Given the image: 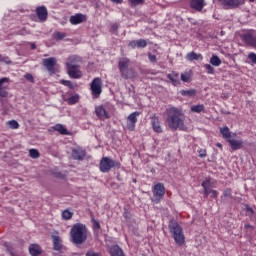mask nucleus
Here are the masks:
<instances>
[{"label":"nucleus","instance_id":"47","mask_svg":"<svg viewBox=\"0 0 256 256\" xmlns=\"http://www.w3.org/2000/svg\"><path fill=\"white\" fill-rule=\"evenodd\" d=\"M86 256H101L99 253H96L93 250H88Z\"/></svg>","mask_w":256,"mask_h":256},{"label":"nucleus","instance_id":"44","mask_svg":"<svg viewBox=\"0 0 256 256\" xmlns=\"http://www.w3.org/2000/svg\"><path fill=\"white\" fill-rule=\"evenodd\" d=\"M92 223L94 225V229H101V224L95 218L92 217Z\"/></svg>","mask_w":256,"mask_h":256},{"label":"nucleus","instance_id":"12","mask_svg":"<svg viewBox=\"0 0 256 256\" xmlns=\"http://www.w3.org/2000/svg\"><path fill=\"white\" fill-rule=\"evenodd\" d=\"M101 78H94L91 83V92L94 97H99L102 93Z\"/></svg>","mask_w":256,"mask_h":256},{"label":"nucleus","instance_id":"1","mask_svg":"<svg viewBox=\"0 0 256 256\" xmlns=\"http://www.w3.org/2000/svg\"><path fill=\"white\" fill-rule=\"evenodd\" d=\"M167 115V123L168 127L172 129V131H187V126H185V116L181 113V110L175 107H171L166 110Z\"/></svg>","mask_w":256,"mask_h":256},{"label":"nucleus","instance_id":"17","mask_svg":"<svg viewBox=\"0 0 256 256\" xmlns=\"http://www.w3.org/2000/svg\"><path fill=\"white\" fill-rule=\"evenodd\" d=\"M243 41L253 49H256V36L251 32H247L243 35Z\"/></svg>","mask_w":256,"mask_h":256},{"label":"nucleus","instance_id":"51","mask_svg":"<svg viewBox=\"0 0 256 256\" xmlns=\"http://www.w3.org/2000/svg\"><path fill=\"white\" fill-rule=\"evenodd\" d=\"M224 197H231V189H226L224 191Z\"/></svg>","mask_w":256,"mask_h":256},{"label":"nucleus","instance_id":"9","mask_svg":"<svg viewBox=\"0 0 256 256\" xmlns=\"http://www.w3.org/2000/svg\"><path fill=\"white\" fill-rule=\"evenodd\" d=\"M224 9H237L241 5H245V0H218Z\"/></svg>","mask_w":256,"mask_h":256},{"label":"nucleus","instance_id":"46","mask_svg":"<svg viewBox=\"0 0 256 256\" xmlns=\"http://www.w3.org/2000/svg\"><path fill=\"white\" fill-rule=\"evenodd\" d=\"M118 29H119V25L115 23L111 25L110 31H112V33H117Z\"/></svg>","mask_w":256,"mask_h":256},{"label":"nucleus","instance_id":"18","mask_svg":"<svg viewBox=\"0 0 256 256\" xmlns=\"http://www.w3.org/2000/svg\"><path fill=\"white\" fill-rule=\"evenodd\" d=\"M150 121H151V125L153 127V130L156 133H162L163 132V128H161V122L159 121V118H157V116H155V115L150 116Z\"/></svg>","mask_w":256,"mask_h":256},{"label":"nucleus","instance_id":"45","mask_svg":"<svg viewBox=\"0 0 256 256\" xmlns=\"http://www.w3.org/2000/svg\"><path fill=\"white\" fill-rule=\"evenodd\" d=\"M198 155L201 158L207 157V151L205 149H200V150H198Z\"/></svg>","mask_w":256,"mask_h":256},{"label":"nucleus","instance_id":"19","mask_svg":"<svg viewBox=\"0 0 256 256\" xmlns=\"http://www.w3.org/2000/svg\"><path fill=\"white\" fill-rule=\"evenodd\" d=\"M52 243L54 251H61V249H63V241L61 240V237L53 235Z\"/></svg>","mask_w":256,"mask_h":256},{"label":"nucleus","instance_id":"2","mask_svg":"<svg viewBox=\"0 0 256 256\" xmlns=\"http://www.w3.org/2000/svg\"><path fill=\"white\" fill-rule=\"evenodd\" d=\"M70 235L75 245H83L87 241V227L81 223H77L71 228Z\"/></svg>","mask_w":256,"mask_h":256},{"label":"nucleus","instance_id":"4","mask_svg":"<svg viewBox=\"0 0 256 256\" xmlns=\"http://www.w3.org/2000/svg\"><path fill=\"white\" fill-rule=\"evenodd\" d=\"M79 61H81V57L70 56L66 62L68 75L71 79H80L82 75L79 71V65L77 64Z\"/></svg>","mask_w":256,"mask_h":256},{"label":"nucleus","instance_id":"13","mask_svg":"<svg viewBox=\"0 0 256 256\" xmlns=\"http://www.w3.org/2000/svg\"><path fill=\"white\" fill-rule=\"evenodd\" d=\"M9 81L10 79L7 77L0 79V97H7V95H9V92H7V89H9Z\"/></svg>","mask_w":256,"mask_h":256},{"label":"nucleus","instance_id":"58","mask_svg":"<svg viewBox=\"0 0 256 256\" xmlns=\"http://www.w3.org/2000/svg\"><path fill=\"white\" fill-rule=\"evenodd\" d=\"M0 59H1V54H0Z\"/></svg>","mask_w":256,"mask_h":256},{"label":"nucleus","instance_id":"34","mask_svg":"<svg viewBox=\"0 0 256 256\" xmlns=\"http://www.w3.org/2000/svg\"><path fill=\"white\" fill-rule=\"evenodd\" d=\"M9 129H19V122L17 120H10L7 122Z\"/></svg>","mask_w":256,"mask_h":256},{"label":"nucleus","instance_id":"30","mask_svg":"<svg viewBox=\"0 0 256 256\" xmlns=\"http://www.w3.org/2000/svg\"><path fill=\"white\" fill-rule=\"evenodd\" d=\"M190 110L192 111V113H203V111H205V105L203 104L193 105L191 106Z\"/></svg>","mask_w":256,"mask_h":256},{"label":"nucleus","instance_id":"53","mask_svg":"<svg viewBox=\"0 0 256 256\" xmlns=\"http://www.w3.org/2000/svg\"><path fill=\"white\" fill-rule=\"evenodd\" d=\"M112 3H117V4H119V3H123V0H110Z\"/></svg>","mask_w":256,"mask_h":256},{"label":"nucleus","instance_id":"26","mask_svg":"<svg viewBox=\"0 0 256 256\" xmlns=\"http://www.w3.org/2000/svg\"><path fill=\"white\" fill-rule=\"evenodd\" d=\"M167 77L175 87H177V85H181V80L179 79L178 73L168 74Z\"/></svg>","mask_w":256,"mask_h":256},{"label":"nucleus","instance_id":"21","mask_svg":"<svg viewBox=\"0 0 256 256\" xmlns=\"http://www.w3.org/2000/svg\"><path fill=\"white\" fill-rule=\"evenodd\" d=\"M86 18L83 14H76L74 16L70 17V23L71 25H79L83 22H85Z\"/></svg>","mask_w":256,"mask_h":256},{"label":"nucleus","instance_id":"40","mask_svg":"<svg viewBox=\"0 0 256 256\" xmlns=\"http://www.w3.org/2000/svg\"><path fill=\"white\" fill-rule=\"evenodd\" d=\"M61 84L65 85V87H69V89H73V82L69 80H61Z\"/></svg>","mask_w":256,"mask_h":256},{"label":"nucleus","instance_id":"39","mask_svg":"<svg viewBox=\"0 0 256 256\" xmlns=\"http://www.w3.org/2000/svg\"><path fill=\"white\" fill-rule=\"evenodd\" d=\"M204 67H205L206 73H208V75L215 74V68H213V66H211V64H206V65H204Z\"/></svg>","mask_w":256,"mask_h":256},{"label":"nucleus","instance_id":"16","mask_svg":"<svg viewBox=\"0 0 256 256\" xmlns=\"http://www.w3.org/2000/svg\"><path fill=\"white\" fill-rule=\"evenodd\" d=\"M85 155L86 152L81 147L72 149V159L75 161H83V159H85Z\"/></svg>","mask_w":256,"mask_h":256},{"label":"nucleus","instance_id":"5","mask_svg":"<svg viewBox=\"0 0 256 256\" xmlns=\"http://www.w3.org/2000/svg\"><path fill=\"white\" fill-rule=\"evenodd\" d=\"M169 230L177 245H183V243H185V235H183V229L179 223H177V221L172 220L169 222Z\"/></svg>","mask_w":256,"mask_h":256},{"label":"nucleus","instance_id":"10","mask_svg":"<svg viewBox=\"0 0 256 256\" xmlns=\"http://www.w3.org/2000/svg\"><path fill=\"white\" fill-rule=\"evenodd\" d=\"M201 185L204 189V195L206 197L210 196V197H212V199H215L217 197V195H219V192H217L216 190H213L211 188V180H209V179L204 180Z\"/></svg>","mask_w":256,"mask_h":256},{"label":"nucleus","instance_id":"49","mask_svg":"<svg viewBox=\"0 0 256 256\" xmlns=\"http://www.w3.org/2000/svg\"><path fill=\"white\" fill-rule=\"evenodd\" d=\"M1 61H3L6 65H11V60L8 57L1 58Z\"/></svg>","mask_w":256,"mask_h":256},{"label":"nucleus","instance_id":"29","mask_svg":"<svg viewBox=\"0 0 256 256\" xmlns=\"http://www.w3.org/2000/svg\"><path fill=\"white\" fill-rule=\"evenodd\" d=\"M180 94L183 95V97H195V95H197V90L195 89L182 90L180 91Z\"/></svg>","mask_w":256,"mask_h":256},{"label":"nucleus","instance_id":"55","mask_svg":"<svg viewBox=\"0 0 256 256\" xmlns=\"http://www.w3.org/2000/svg\"><path fill=\"white\" fill-rule=\"evenodd\" d=\"M52 256H63V255H61V254H59V253L53 252V253H52Z\"/></svg>","mask_w":256,"mask_h":256},{"label":"nucleus","instance_id":"23","mask_svg":"<svg viewBox=\"0 0 256 256\" xmlns=\"http://www.w3.org/2000/svg\"><path fill=\"white\" fill-rule=\"evenodd\" d=\"M29 253L32 256H39L42 253L41 246L39 244H31L29 246Z\"/></svg>","mask_w":256,"mask_h":256},{"label":"nucleus","instance_id":"15","mask_svg":"<svg viewBox=\"0 0 256 256\" xmlns=\"http://www.w3.org/2000/svg\"><path fill=\"white\" fill-rule=\"evenodd\" d=\"M206 3L205 0H190L189 6L190 9H193V11L201 12L203 11V7H205Z\"/></svg>","mask_w":256,"mask_h":256},{"label":"nucleus","instance_id":"52","mask_svg":"<svg viewBox=\"0 0 256 256\" xmlns=\"http://www.w3.org/2000/svg\"><path fill=\"white\" fill-rule=\"evenodd\" d=\"M246 209H247L248 213H251V215H253V208L247 206Z\"/></svg>","mask_w":256,"mask_h":256},{"label":"nucleus","instance_id":"56","mask_svg":"<svg viewBox=\"0 0 256 256\" xmlns=\"http://www.w3.org/2000/svg\"><path fill=\"white\" fill-rule=\"evenodd\" d=\"M31 49H37V46L35 44H31Z\"/></svg>","mask_w":256,"mask_h":256},{"label":"nucleus","instance_id":"38","mask_svg":"<svg viewBox=\"0 0 256 256\" xmlns=\"http://www.w3.org/2000/svg\"><path fill=\"white\" fill-rule=\"evenodd\" d=\"M62 217L63 219H65L66 221H69V219H71V217H73V213H71V211L69 210H64L62 212Z\"/></svg>","mask_w":256,"mask_h":256},{"label":"nucleus","instance_id":"36","mask_svg":"<svg viewBox=\"0 0 256 256\" xmlns=\"http://www.w3.org/2000/svg\"><path fill=\"white\" fill-rule=\"evenodd\" d=\"M29 155H30V157L32 159H39V156H40L39 150H37V149H30L29 150Z\"/></svg>","mask_w":256,"mask_h":256},{"label":"nucleus","instance_id":"50","mask_svg":"<svg viewBox=\"0 0 256 256\" xmlns=\"http://www.w3.org/2000/svg\"><path fill=\"white\" fill-rule=\"evenodd\" d=\"M25 79H27V81H30L31 83H33V81H34L33 75H31V74H26Z\"/></svg>","mask_w":256,"mask_h":256},{"label":"nucleus","instance_id":"37","mask_svg":"<svg viewBox=\"0 0 256 256\" xmlns=\"http://www.w3.org/2000/svg\"><path fill=\"white\" fill-rule=\"evenodd\" d=\"M191 79V74H189L188 72H184L181 74V81H183L184 83H189Z\"/></svg>","mask_w":256,"mask_h":256},{"label":"nucleus","instance_id":"3","mask_svg":"<svg viewBox=\"0 0 256 256\" xmlns=\"http://www.w3.org/2000/svg\"><path fill=\"white\" fill-rule=\"evenodd\" d=\"M131 60L127 57H122L118 61V69L122 79H133L137 76L133 68H129Z\"/></svg>","mask_w":256,"mask_h":256},{"label":"nucleus","instance_id":"35","mask_svg":"<svg viewBox=\"0 0 256 256\" xmlns=\"http://www.w3.org/2000/svg\"><path fill=\"white\" fill-rule=\"evenodd\" d=\"M137 42V47L138 49H145V47H147V40L145 39H138L136 40Z\"/></svg>","mask_w":256,"mask_h":256},{"label":"nucleus","instance_id":"43","mask_svg":"<svg viewBox=\"0 0 256 256\" xmlns=\"http://www.w3.org/2000/svg\"><path fill=\"white\" fill-rule=\"evenodd\" d=\"M148 59L151 63H157V56L151 53H148Z\"/></svg>","mask_w":256,"mask_h":256},{"label":"nucleus","instance_id":"57","mask_svg":"<svg viewBox=\"0 0 256 256\" xmlns=\"http://www.w3.org/2000/svg\"><path fill=\"white\" fill-rule=\"evenodd\" d=\"M250 1V3H253L255 0H249Z\"/></svg>","mask_w":256,"mask_h":256},{"label":"nucleus","instance_id":"24","mask_svg":"<svg viewBox=\"0 0 256 256\" xmlns=\"http://www.w3.org/2000/svg\"><path fill=\"white\" fill-rule=\"evenodd\" d=\"M228 143H230L231 149L233 151H237L238 149H241V147H243V140L229 139Z\"/></svg>","mask_w":256,"mask_h":256},{"label":"nucleus","instance_id":"42","mask_svg":"<svg viewBox=\"0 0 256 256\" xmlns=\"http://www.w3.org/2000/svg\"><path fill=\"white\" fill-rule=\"evenodd\" d=\"M248 59L256 65V54L254 52H251L248 54Z\"/></svg>","mask_w":256,"mask_h":256},{"label":"nucleus","instance_id":"25","mask_svg":"<svg viewBox=\"0 0 256 256\" xmlns=\"http://www.w3.org/2000/svg\"><path fill=\"white\" fill-rule=\"evenodd\" d=\"M187 61H203V55L197 54L195 52H189L186 55Z\"/></svg>","mask_w":256,"mask_h":256},{"label":"nucleus","instance_id":"8","mask_svg":"<svg viewBox=\"0 0 256 256\" xmlns=\"http://www.w3.org/2000/svg\"><path fill=\"white\" fill-rule=\"evenodd\" d=\"M42 65L47 69L50 75H55V65H57V58H45L42 60Z\"/></svg>","mask_w":256,"mask_h":256},{"label":"nucleus","instance_id":"20","mask_svg":"<svg viewBox=\"0 0 256 256\" xmlns=\"http://www.w3.org/2000/svg\"><path fill=\"white\" fill-rule=\"evenodd\" d=\"M95 113L99 119H109V113L105 110L103 106H97L95 108Z\"/></svg>","mask_w":256,"mask_h":256},{"label":"nucleus","instance_id":"22","mask_svg":"<svg viewBox=\"0 0 256 256\" xmlns=\"http://www.w3.org/2000/svg\"><path fill=\"white\" fill-rule=\"evenodd\" d=\"M110 256H125L123 249L119 245H112L109 250Z\"/></svg>","mask_w":256,"mask_h":256},{"label":"nucleus","instance_id":"32","mask_svg":"<svg viewBox=\"0 0 256 256\" xmlns=\"http://www.w3.org/2000/svg\"><path fill=\"white\" fill-rule=\"evenodd\" d=\"M210 63H211V65H213L214 67H219V65H221V59L219 58V56L213 55V56L210 58Z\"/></svg>","mask_w":256,"mask_h":256},{"label":"nucleus","instance_id":"6","mask_svg":"<svg viewBox=\"0 0 256 256\" xmlns=\"http://www.w3.org/2000/svg\"><path fill=\"white\" fill-rule=\"evenodd\" d=\"M120 168H121V163L113 160L111 157H103L100 160L99 169L101 173H109L111 169H120Z\"/></svg>","mask_w":256,"mask_h":256},{"label":"nucleus","instance_id":"27","mask_svg":"<svg viewBox=\"0 0 256 256\" xmlns=\"http://www.w3.org/2000/svg\"><path fill=\"white\" fill-rule=\"evenodd\" d=\"M54 131H57L60 135H69V131L66 130L63 124H56L53 127Z\"/></svg>","mask_w":256,"mask_h":256},{"label":"nucleus","instance_id":"54","mask_svg":"<svg viewBox=\"0 0 256 256\" xmlns=\"http://www.w3.org/2000/svg\"><path fill=\"white\" fill-rule=\"evenodd\" d=\"M216 147H219V149H223V145L221 143H217Z\"/></svg>","mask_w":256,"mask_h":256},{"label":"nucleus","instance_id":"14","mask_svg":"<svg viewBox=\"0 0 256 256\" xmlns=\"http://www.w3.org/2000/svg\"><path fill=\"white\" fill-rule=\"evenodd\" d=\"M36 15H37L39 21H41V23L47 21V17L49 15V12L47 11V7H45V6L37 7Z\"/></svg>","mask_w":256,"mask_h":256},{"label":"nucleus","instance_id":"33","mask_svg":"<svg viewBox=\"0 0 256 256\" xmlns=\"http://www.w3.org/2000/svg\"><path fill=\"white\" fill-rule=\"evenodd\" d=\"M78 102H79L78 94L72 95L67 99L68 105H75V103H78Z\"/></svg>","mask_w":256,"mask_h":256},{"label":"nucleus","instance_id":"11","mask_svg":"<svg viewBox=\"0 0 256 256\" xmlns=\"http://www.w3.org/2000/svg\"><path fill=\"white\" fill-rule=\"evenodd\" d=\"M141 115V112H133L127 117V129L129 131H135V125H137V117Z\"/></svg>","mask_w":256,"mask_h":256},{"label":"nucleus","instance_id":"41","mask_svg":"<svg viewBox=\"0 0 256 256\" xmlns=\"http://www.w3.org/2000/svg\"><path fill=\"white\" fill-rule=\"evenodd\" d=\"M144 0H130L131 7H137V5H143Z\"/></svg>","mask_w":256,"mask_h":256},{"label":"nucleus","instance_id":"31","mask_svg":"<svg viewBox=\"0 0 256 256\" xmlns=\"http://www.w3.org/2000/svg\"><path fill=\"white\" fill-rule=\"evenodd\" d=\"M220 133L224 137V139H231V131L229 130V127L225 126L223 128H220Z\"/></svg>","mask_w":256,"mask_h":256},{"label":"nucleus","instance_id":"7","mask_svg":"<svg viewBox=\"0 0 256 256\" xmlns=\"http://www.w3.org/2000/svg\"><path fill=\"white\" fill-rule=\"evenodd\" d=\"M165 196V185L163 183H158L153 188V201L159 203L161 199Z\"/></svg>","mask_w":256,"mask_h":256},{"label":"nucleus","instance_id":"48","mask_svg":"<svg viewBox=\"0 0 256 256\" xmlns=\"http://www.w3.org/2000/svg\"><path fill=\"white\" fill-rule=\"evenodd\" d=\"M128 46L131 47V49H135V47H137V40L130 41Z\"/></svg>","mask_w":256,"mask_h":256},{"label":"nucleus","instance_id":"28","mask_svg":"<svg viewBox=\"0 0 256 256\" xmlns=\"http://www.w3.org/2000/svg\"><path fill=\"white\" fill-rule=\"evenodd\" d=\"M53 39H55V41H63V39H65V37H67V33L65 32H60V31H55L52 34Z\"/></svg>","mask_w":256,"mask_h":256}]
</instances>
